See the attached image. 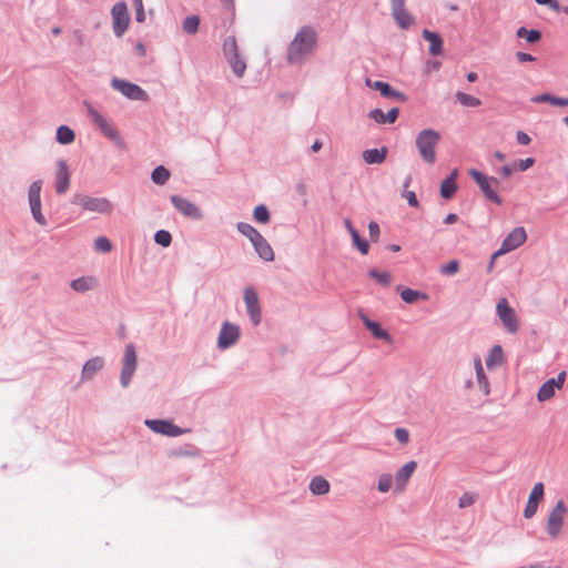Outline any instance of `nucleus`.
Listing matches in <instances>:
<instances>
[{
  "mask_svg": "<svg viewBox=\"0 0 568 568\" xmlns=\"http://www.w3.org/2000/svg\"><path fill=\"white\" fill-rule=\"evenodd\" d=\"M318 33L311 24L303 26L288 43L286 61L290 64L305 63L316 51Z\"/></svg>",
  "mask_w": 568,
  "mask_h": 568,
  "instance_id": "f257e3e1",
  "label": "nucleus"
},
{
  "mask_svg": "<svg viewBox=\"0 0 568 568\" xmlns=\"http://www.w3.org/2000/svg\"><path fill=\"white\" fill-rule=\"evenodd\" d=\"M440 141V134L434 129H424L416 136V148L423 161L429 165L436 162V148Z\"/></svg>",
  "mask_w": 568,
  "mask_h": 568,
  "instance_id": "f03ea898",
  "label": "nucleus"
},
{
  "mask_svg": "<svg viewBox=\"0 0 568 568\" xmlns=\"http://www.w3.org/2000/svg\"><path fill=\"white\" fill-rule=\"evenodd\" d=\"M84 105L87 106L90 120L94 125L99 128L101 133L111 142H113L118 148L125 149V142L116 128L111 122H109L98 110H95L92 104L84 102Z\"/></svg>",
  "mask_w": 568,
  "mask_h": 568,
  "instance_id": "7ed1b4c3",
  "label": "nucleus"
},
{
  "mask_svg": "<svg viewBox=\"0 0 568 568\" xmlns=\"http://www.w3.org/2000/svg\"><path fill=\"white\" fill-rule=\"evenodd\" d=\"M468 174L477 183L481 193L487 200L497 205L503 204V199L496 191V187L499 186V180L497 178L487 176L476 169H470Z\"/></svg>",
  "mask_w": 568,
  "mask_h": 568,
  "instance_id": "20e7f679",
  "label": "nucleus"
},
{
  "mask_svg": "<svg viewBox=\"0 0 568 568\" xmlns=\"http://www.w3.org/2000/svg\"><path fill=\"white\" fill-rule=\"evenodd\" d=\"M72 204L81 206L85 211L97 212L102 214L111 213L113 206L105 197H91L85 194L77 193L72 196Z\"/></svg>",
  "mask_w": 568,
  "mask_h": 568,
  "instance_id": "39448f33",
  "label": "nucleus"
},
{
  "mask_svg": "<svg viewBox=\"0 0 568 568\" xmlns=\"http://www.w3.org/2000/svg\"><path fill=\"white\" fill-rule=\"evenodd\" d=\"M136 363L138 356L135 346L132 343H129L124 348L123 364L120 375V383L122 387L126 388L130 385L136 371Z\"/></svg>",
  "mask_w": 568,
  "mask_h": 568,
  "instance_id": "423d86ee",
  "label": "nucleus"
},
{
  "mask_svg": "<svg viewBox=\"0 0 568 568\" xmlns=\"http://www.w3.org/2000/svg\"><path fill=\"white\" fill-rule=\"evenodd\" d=\"M111 87L122 93L125 98L133 101H148L149 94L140 85L129 82L126 80L113 78Z\"/></svg>",
  "mask_w": 568,
  "mask_h": 568,
  "instance_id": "0eeeda50",
  "label": "nucleus"
},
{
  "mask_svg": "<svg viewBox=\"0 0 568 568\" xmlns=\"http://www.w3.org/2000/svg\"><path fill=\"white\" fill-rule=\"evenodd\" d=\"M496 313L508 333L515 334L518 332L519 325L516 312L506 298H500L497 302Z\"/></svg>",
  "mask_w": 568,
  "mask_h": 568,
  "instance_id": "6e6552de",
  "label": "nucleus"
},
{
  "mask_svg": "<svg viewBox=\"0 0 568 568\" xmlns=\"http://www.w3.org/2000/svg\"><path fill=\"white\" fill-rule=\"evenodd\" d=\"M567 513V507L562 499L558 500L554 508L550 510L547 519V532L552 538L556 539L564 526V516Z\"/></svg>",
  "mask_w": 568,
  "mask_h": 568,
  "instance_id": "1a4fd4ad",
  "label": "nucleus"
},
{
  "mask_svg": "<svg viewBox=\"0 0 568 568\" xmlns=\"http://www.w3.org/2000/svg\"><path fill=\"white\" fill-rule=\"evenodd\" d=\"M144 424L152 432L169 437H178L191 432L190 428H182L168 419H146Z\"/></svg>",
  "mask_w": 568,
  "mask_h": 568,
  "instance_id": "9d476101",
  "label": "nucleus"
},
{
  "mask_svg": "<svg viewBox=\"0 0 568 568\" xmlns=\"http://www.w3.org/2000/svg\"><path fill=\"white\" fill-rule=\"evenodd\" d=\"M243 298L246 306L247 315L253 326H258L262 322V310L260 306L258 295L254 287L246 286L243 291Z\"/></svg>",
  "mask_w": 568,
  "mask_h": 568,
  "instance_id": "9b49d317",
  "label": "nucleus"
},
{
  "mask_svg": "<svg viewBox=\"0 0 568 568\" xmlns=\"http://www.w3.org/2000/svg\"><path fill=\"white\" fill-rule=\"evenodd\" d=\"M111 14L113 32L118 38H120L126 31L130 22L126 3L124 1L116 2L111 9Z\"/></svg>",
  "mask_w": 568,
  "mask_h": 568,
  "instance_id": "f8f14e48",
  "label": "nucleus"
},
{
  "mask_svg": "<svg viewBox=\"0 0 568 568\" xmlns=\"http://www.w3.org/2000/svg\"><path fill=\"white\" fill-rule=\"evenodd\" d=\"M170 201L175 210L185 217L194 221H200L203 219L201 209L187 199L178 194H173L170 196Z\"/></svg>",
  "mask_w": 568,
  "mask_h": 568,
  "instance_id": "ddd939ff",
  "label": "nucleus"
},
{
  "mask_svg": "<svg viewBox=\"0 0 568 568\" xmlns=\"http://www.w3.org/2000/svg\"><path fill=\"white\" fill-rule=\"evenodd\" d=\"M241 332L240 327L235 324H232L225 321L222 324L219 338H217V347L220 349H226L233 346L240 338Z\"/></svg>",
  "mask_w": 568,
  "mask_h": 568,
  "instance_id": "4468645a",
  "label": "nucleus"
},
{
  "mask_svg": "<svg viewBox=\"0 0 568 568\" xmlns=\"http://www.w3.org/2000/svg\"><path fill=\"white\" fill-rule=\"evenodd\" d=\"M392 16L397 26L409 29L414 23V17L405 9V0H390Z\"/></svg>",
  "mask_w": 568,
  "mask_h": 568,
  "instance_id": "2eb2a0df",
  "label": "nucleus"
},
{
  "mask_svg": "<svg viewBox=\"0 0 568 568\" xmlns=\"http://www.w3.org/2000/svg\"><path fill=\"white\" fill-rule=\"evenodd\" d=\"M527 240L526 231L523 226H517L501 242L499 253H508L518 248Z\"/></svg>",
  "mask_w": 568,
  "mask_h": 568,
  "instance_id": "dca6fc26",
  "label": "nucleus"
},
{
  "mask_svg": "<svg viewBox=\"0 0 568 568\" xmlns=\"http://www.w3.org/2000/svg\"><path fill=\"white\" fill-rule=\"evenodd\" d=\"M70 186V171L65 160L57 161V171L54 175V187L58 194H64Z\"/></svg>",
  "mask_w": 568,
  "mask_h": 568,
  "instance_id": "f3484780",
  "label": "nucleus"
},
{
  "mask_svg": "<svg viewBox=\"0 0 568 568\" xmlns=\"http://www.w3.org/2000/svg\"><path fill=\"white\" fill-rule=\"evenodd\" d=\"M366 85L379 91L381 95L384 98L394 99L400 102L407 101V95L400 91H397L392 88V85L384 81H372L371 79H366Z\"/></svg>",
  "mask_w": 568,
  "mask_h": 568,
  "instance_id": "a211bd4d",
  "label": "nucleus"
},
{
  "mask_svg": "<svg viewBox=\"0 0 568 568\" xmlns=\"http://www.w3.org/2000/svg\"><path fill=\"white\" fill-rule=\"evenodd\" d=\"M545 487L541 481L535 484L532 487L526 507L524 509V517L531 518L535 516L538 509L539 501L544 498Z\"/></svg>",
  "mask_w": 568,
  "mask_h": 568,
  "instance_id": "6ab92c4d",
  "label": "nucleus"
},
{
  "mask_svg": "<svg viewBox=\"0 0 568 568\" xmlns=\"http://www.w3.org/2000/svg\"><path fill=\"white\" fill-rule=\"evenodd\" d=\"M252 246L254 247V251L260 256V258H262L263 261H274V251L270 243L267 242V240L262 234H260L254 239V241H252Z\"/></svg>",
  "mask_w": 568,
  "mask_h": 568,
  "instance_id": "aec40b11",
  "label": "nucleus"
},
{
  "mask_svg": "<svg viewBox=\"0 0 568 568\" xmlns=\"http://www.w3.org/2000/svg\"><path fill=\"white\" fill-rule=\"evenodd\" d=\"M367 115L378 124H393L398 119L399 109L392 108L387 113H384L382 109H373Z\"/></svg>",
  "mask_w": 568,
  "mask_h": 568,
  "instance_id": "412c9836",
  "label": "nucleus"
},
{
  "mask_svg": "<svg viewBox=\"0 0 568 568\" xmlns=\"http://www.w3.org/2000/svg\"><path fill=\"white\" fill-rule=\"evenodd\" d=\"M457 176H458V170L454 169L450 172V174L445 180H443V182L440 184V195L443 199L449 200L455 195V193L458 189L457 183H456Z\"/></svg>",
  "mask_w": 568,
  "mask_h": 568,
  "instance_id": "4be33fe9",
  "label": "nucleus"
},
{
  "mask_svg": "<svg viewBox=\"0 0 568 568\" xmlns=\"http://www.w3.org/2000/svg\"><path fill=\"white\" fill-rule=\"evenodd\" d=\"M104 362L101 357H92L88 359L82 367L81 378L82 381H90L93 376L103 368Z\"/></svg>",
  "mask_w": 568,
  "mask_h": 568,
  "instance_id": "5701e85b",
  "label": "nucleus"
},
{
  "mask_svg": "<svg viewBox=\"0 0 568 568\" xmlns=\"http://www.w3.org/2000/svg\"><path fill=\"white\" fill-rule=\"evenodd\" d=\"M168 456L170 458H181V457H200L201 449L194 444L186 443L180 447L170 449L168 452Z\"/></svg>",
  "mask_w": 568,
  "mask_h": 568,
  "instance_id": "b1692460",
  "label": "nucleus"
},
{
  "mask_svg": "<svg viewBox=\"0 0 568 568\" xmlns=\"http://www.w3.org/2000/svg\"><path fill=\"white\" fill-rule=\"evenodd\" d=\"M422 37L429 42V53L432 55H439L443 52V39L439 33L424 29Z\"/></svg>",
  "mask_w": 568,
  "mask_h": 568,
  "instance_id": "393cba45",
  "label": "nucleus"
},
{
  "mask_svg": "<svg viewBox=\"0 0 568 568\" xmlns=\"http://www.w3.org/2000/svg\"><path fill=\"white\" fill-rule=\"evenodd\" d=\"M388 149L382 146L381 149H367L363 151L362 156L367 164H382L387 156Z\"/></svg>",
  "mask_w": 568,
  "mask_h": 568,
  "instance_id": "a878e982",
  "label": "nucleus"
},
{
  "mask_svg": "<svg viewBox=\"0 0 568 568\" xmlns=\"http://www.w3.org/2000/svg\"><path fill=\"white\" fill-rule=\"evenodd\" d=\"M397 291L400 293V298L407 304H414L418 300L427 301L429 298L428 294L422 291L403 287L402 285L397 286Z\"/></svg>",
  "mask_w": 568,
  "mask_h": 568,
  "instance_id": "bb28decb",
  "label": "nucleus"
},
{
  "mask_svg": "<svg viewBox=\"0 0 568 568\" xmlns=\"http://www.w3.org/2000/svg\"><path fill=\"white\" fill-rule=\"evenodd\" d=\"M417 463L414 460L408 462L403 467H400L395 475L396 484L400 487H404L415 471Z\"/></svg>",
  "mask_w": 568,
  "mask_h": 568,
  "instance_id": "cd10ccee",
  "label": "nucleus"
},
{
  "mask_svg": "<svg viewBox=\"0 0 568 568\" xmlns=\"http://www.w3.org/2000/svg\"><path fill=\"white\" fill-rule=\"evenodd\" d=\"M516 37L519 39H525L528 44H536L541 40L542 33L538 29H527L525 27H520L516 30Z\"/></svg>",
  "mask_w": 568,
  "mask_h": 568,
  "instance_id": "c85d7f7f",
  "label": "nucleus"
},
{
  "mask_svg": "<svg viewBox=\"0 0 568 568\" xmlns=\"http://www.w3.org/2000/svg\"><path fill=\"white\" fill-rule=\"evenodd\" d=\"M226 61L229 62L232 72L237 77L242 78L246 70V62L242 58L240 53H236L234 55L225 57Z\"/></svg>",
  "mask_w": 568,
  "mask_h": 568,
  "instance_id": "c756f323",
  "label": "nucleus"
},
{
  "mask_svg": "<svg viewBox=\"0 0 568 568\" xmlns=\"http://www.w3.org/2000/svg\"><path fill=\"white\" fill-rule=\"evenodd\" d=\"M55 139L58 143L68 145L74 142L75 133L70 126L62 124L57 129Z\"/></svg>",
  "mask_w": 568,
  "mask_h": 568,
  "instance_id": "7c9ffc66",
  "label": "nucleus"
},
{
  "mask_svg": "<svg viewBox=\"0 0 568 568\" xmlns=\"http://www.w3.org/2000/svg\"><path fill=\"white\" fill-rule=\"evenodd\" d=\"M557 384L555 383L554 378H549L546 381L540 388L537 392V399L539 402H546L554 397L555 390L557 389Z\"/></svg>",
  "mask_w": 568,
  "mask_h": 568,
  "instance_id": "2f4dec72",
  "label": "nucleus"
},
{
  "mask_svg": "<svg viewBox=\"0 0 568 568\" xmlns=\"http://www.w3.org/2000/svg\"><path fill=\"white\" fill-rule=\"evenodd\" d=\"M310 490L313 495H325L329 491V483L325 478L316 476L310 483Z\"/></svg>",
  "mask_w": 568,
  "mask_h": 568,
  "instance_id": "473e14b6",
  "label": "nucleus"
},
{
  "mask_svg": "<svg viewBox=\"0 0 568 568\" xmlns=\"http://www.w3.org/2000/svg\"><path fill=\"white\" fill-rule=\"evenodd\" d=\"M504 362V351L500 345H495L489 351V354L486 358V366L491 368L495 365H501Z\"/></svg>",
  "mask_w": 568,
  "mask_h": 568,
  "instance_id": "72a5a7b5",
  "label": "nucleus"
},
{
  "mask_svg": "<svg viewBox=\"0 0 568 568\" xmlns=\"http://www.w3.org/2000/svg\"><path fill=\"white\" fill-rule=\"evenodd\" d=\"M170 176V171L163 165L156 166L151 173L152 182L158 185L165 184L169 181Z\"/></svg>",
  "mask_w": 568,
  "mask_h": 568,
  "instance_id": "f704fd0d",
  "label": "nucleus"
},
{
  "mask_svg": "<svg viewBox=\"0 0 568 568\" xmlns=\"http://www.w3.org/2000/svg\"><path fill=\"white\" fill-rule=\"evenodd\" d=\"M367 329L372 333L375 338L383 339L387 343H392V335L377 322L367 324Z\"/></svg>",
  "mask_w": 568,
  "mask_h": 568,
  "instance_id": "c9c22d12",
  "label": "nucleus"
},
{
  "mask_svg": "<svg viewBox=\"0 0 568 568\" xmlns=\"http://www.w3.org/2000/svg\"><path fill=\"white\" fill-rule=\"evenodd\" d=\"M455 97L456 100L464 106L476 108L481 104V101L478 98L462 91H457Z\"/></svg>",
  "mask_w": 568,
  "mask_h": 568,
  "instance_id": "e433bc0d",
  "label": "nucleus"
},
{
  "mask_svg": "<svg viewBox=\"0 0 568 568\" xmlns=\"http://www.w3.org/2000/svg\"><path fill=\"white\" fill-rule=\"evenodd\" d=\"M183 30L185 33L187 34H195L197 31H199V27H200V18L199 16H189L184 19L183 21Z\"/></svg>",
  "mask_w": 568,
  "mask_h": 568,
  "instance_id": "4c0bfd02",
  "label": "nucleus"
},
{
  "mask_svg": "<svg viewBox=\"0 0 568 568\" xmlns=\"http://www.w3.org/2000/svg\"><path fill=\"white\" fill-rule=\"evenodd\" d=\"M236 230L244 236H246L250 242L254 241L256 236H258L261 233L251 224L246 222H239L236 224Z\"/></svg>",
  "mask_w": 568,
  "mask_h": 568,
  "instance_id": "58836bf2",
  "label": "nucleus"
},
{
  "mask_svg": "<svg viewBox=\"0 0 568 568\" xmlns=\"http://www.w3.org/2000/svg\"><path fill=\"white\" fill-rule=\"evenodd\" d=\"M92 278L91 277H79L72 280L70 286L75 292H87L92 288Z\"/></svg>",
  "mask_w": 568,
  "mask_h": 568,
  "instance_id": "ea45409f",
  "label": "nucleus"
},
{
  "mask_svg": "<svg viewBox=\"0 0 568 568\" xmlns=\"http://www.w3.org/2000/svg\"><path fill=\"white\" fill-rule=\"evenodd\" d=\"M368 276L376 280L382 286L387 287L392 282V275L387 271H377L375 268L368 271Z\"/></svg>",
  "mask_w": 568,
  "mask_h": 568,
  "instance_id": "a19ab883",
  "label": "nucleus"
},
{
  "mask_svg": "<svg viewBox=\"0 0 568 568\" xmlns=\"http://www.w3.org/2000/svg\"><path fill=\"white\" fill-rule=\"evenodd\" d=\"M253 217L256 222L262 224L270 222L271 214L268 207L265 204H258L253 211Z\"/></svg>",
  "mask_w": 568,
  "mask_h": 568,
  "instance_id": "79ce46f5",
  "label": "nucleus"
},
{
  "mask_svg": "<svg viewBox=\"0 0 568 568\" xmlns=\"http://www.w3.org/2000/svg\"><path fill=\"white\" fill-rule=\"evenodd\" d=\"M222 49H223L224 57L234 55L236 53H240L237 42L234 37L225 38Z\"/></svg>",
  "mask_w": 568,
  "mask_h": 568,
  "instance_id": "37998d69",
  "label": "nucleus"
},
{
  "mask_svg": "<svg viewBox=\"0 0 568 568\" xmlns=\"http://www.w3.org/2000/svg\"><path fill=\"white\" fill-rule=\"evenodd\" d=\"M154 242L162 247H169L172 243V235L166 230H159L154 234Z\"/></svg>",
  "mask_w": 568,
  "mask_h": 568,
  "instance_id": "c03bdc74",
  "label": "nucleus"
},
{
  "mask_svg": "<svg viewBox=\"0 0 568 568\" xmlns=\"http://www.w3.org/2000/svg\"><path fill=\"white\" fill-rule=\"evenodd\" d=\"M392 484H393L392 475L390 474H383V475L379 476L378 484H377V489L381 493H387L390 489Z\"/></svg>",
  "mask_w": 568,
  "mask_h": 568,
  "instance_id": "a18cd8bd",
  "label": "nucleus"
},
{
  "mask_svg": "<svg viewBox=\"0 0 568 568\" xmlns=\"http://www.w3.org/2000/svg\"><path fill=\"white\" fill-rule=\"evenodd\" d=\"M353 245L361 252V254L366 255L369 251V243L367 240L363 239L359 234L355 235V239L352 240Z\"/></svg>",
  "mask_w": 568,
  "mask_h": 568,
  "instance_id": "49530a36",
  "label": "nucleus"
},
{
  "mask_svg": "<svg viewBox=\"0 0 568 568\" xmlns=\"http://www.w3.org/2000/svg\"><path fill=\"white\" fill-rule=\"evenodd\" d=\"M476 378H477V383H478L479 389L485 395H488L490 393L489 382H488V378H487L484 369H480L479 373H476Z\"/></svg>",
  "mask_w": 568,
  "mask_h": 568,
  "instance_id": "de8ad7c7",
  "label": "nucleus"
},
{
  "mask_svg": "<svg viewBox=\"0 0 568 568\" xmlns=\"http://www.w3.org/2000/svg\"><path fill=\"white\" fill-rule=\"evenodd\" d=\"M94 247L97 251L109 253L112 250V244L108 237L99 236L94 242Z\"/></svg>",
  "mask_w": 568,
  "mask_h": 568,
  "instance_id": "09e8293b",
  "label": "nucleus"
},
{
  "mask_svg": "<svg viewBox=\"0 0 568 568\" xmlns=\"http://www.w3.org/2000/svg\"><path fill=\"white\" fill-rule=\"evenodd\" d=\"M459 270V262L457 260H452L447 264L440 266V273L444 275H454Z\"/></svg>",
  "mask_w": 568,
  "mask_h": 568,
  "instance_id": "8fccbe9b",
  "label": "nucleus"
},
{
  "mask_svg": "<svg viewBox=\"0 0 568 568\" xmlns=\"http://www.w3.org/2000/svg\"><path fill=\"white\" fill-rule=\"evenodd\" d=\"M476 501V495L474 493H464L459 498L458 506L459 508H466L471 506Z\"/></svg>",
  "mask_w": 568,
  "mask_h": 568,
  "instance_id": "3c124183",
  "label": "nucleus"
},
{
  "mask_svg": "<svg viewBox=\"0 0 568 568\" xmlns=\"http://www.w3.org/2000/svg\"><path fill=\"white\" fill-rule=\"evenodd\" d=\"M394 436L402 445H406L409 442V432L406 428L397 427L394 432Z\"/></svg>",
  "mask_w": 568,
  "mask_h": 568,
  "instance_id": "603ef678",
  "label": "nucleus"
},
{
  "mask_svg": "<svg viewBox=\"0 0 568 568\" xmlns=\"http://www.w3.org/2000/svg\"><path fill=\"white\" fill-rule=\"evenodd\" d=\"M554 100H555V95H552L551 93H541V94H538V95H534L530 101L532 103H550L552 105L554 103Z\"/></svg>",
  "mask_w": 568,
  "mask_h": 568,
  "instance_id": "864d4df0",
  "label": "nucleus"
},
{
  "mask_svg": "<svg viewBox=\"0 0 568 568\" xmlns=\"http://www.w3.org/2000/svg\"><path fill=\"white\" fill-rule=\"evenodd\" d=\"M133 6L135 9V20L138 22H144L145 12H144V8H143V1L142 0H133Z\"/></svg>",
  "mask_w": 568,
  "mask_h": 568,
  "instance_id": "5fc2aeb1",
  "label": "nucleus"
},
{
  "mask_svg": "<svg viewBox=\"0 0 568 568\" xmlns=\"http://www.w3.org/2000/svg\"><path fill=\"white\" fill-rule=\"evenodd\" d=\"M379 233H381V230H379L378 223L375 221H371L368 223V234H369L371 241L377 242L378 237H379Z\"/></svg>",
  "mask_w": 568,
  "mask_h": 568,
  "instance_id": "6e6d98bb",
  "label": "nucleus"
},
{
  "mask_svg": "<svg viewBox=\"0 0 568 568\" xmlns=\"http://www.w3.org/2000/svg\"><path fill=\"white\" fill-rule=\"evenodd\" d=\"M535 164L534 158H527L524 160H519L518 162H515V168L517 166L519 171L524 172L531 168Z\"/></svg>",
  "mask_w": 568,
  "mask_h": 568,
  "instance_id": "4d7b16f0",
  "label": "nucleus"
},
{
  "mask_svg": "<svg viewBox=\"0 0 568 568\" xmlns=\"http://www.w3.org/2000/svg\"><path fill=\"white\" fill-rule=\"evenodd\" d=\"M28 199L31 214H34V200H36V181L29 185Z\"/></svg>",
  "mask_w": 568,
  "mask_h": 568,
  "instance_id": "13d9d810",
  "label": "nucleus"
},
{
  "mask_svg": "<svg viewBox=\"0 0 568 568\" xmlns=\"http://www.w3.org/2000/svg\"><path fill=\"white\" fill-rule=\"evenodd\" d=\"M515 57L519 63L536 61V58L534 55L524 51H517Z\"/></svg>",
  "mask_w": 568,
  "mask_h": 568,
  "instance_id": "bf43d9fd",
  "label": "nucleus"
},
{
  "mask_svg": "<svg viewBox=\"0 0 568 568\" xmlns=\"http://www.w3.org/2000/svg\"><path fill=\"white\" fill-rule=\"evenodd\" d=\"M516 140L521 145H528L531 142V138L524 131H517Z\"/></svg>",
  "mask_w": 568,
  "mask_h": 568,
  "instance_id": "052dcab7",
  "label": "nucleus"
},
{
  "mask_svg": "<svg viewBox=\"0 0 568 568\" xmlns=\"http://www.w3.org/2000/svg\"><path fill=\"white\" fill-rule=\"evenodd\" d=\"M538 4L548 6L555 11L560 10V4L557 0H535Z\"/></svg>",
  "mask_w": 568,
  "mask_h": 568,
  "instance_id": "680f3d73",
  "label": "nucleus"
},
{
  "mask_svg": "<svg viewBox=\"0 0 568 568\" xmlns=\"http://www.w3.org/2000/svg\"><path fill=\"white\" fill-rule=\"evenodd\" d=\"M405 197L407 199V203L409 206L417 207L419 205V202L417 200L415 192H413V191L406 192Z\"/></svg>",
  "mask_w": 568,
  "mask_h": 568,
  "instance_id": "e2e57ef3",
  "label": "nucleus"
},
{
  "mask_svg": "<svg viewBox=\"0 0 568 568\" xmlns=\"http://www.w3.org/2000/svg\"><path fill=\"white\" fill-rule=\"evenodd\" d=\"M514 170L515 165L506 164L498 172L504 179H507L513 174Z\"/></svg>",
  "mask_w": 568,
  "mask_h": 568,
  "instance_id": "0e129e2a",
  "label": "nucleus"
},
{
  "mask_svg": "<svg viewBox=\"0 0 568 568\" xmlns=\"http://www.w3.org/2000/svg\"><path fill=\"white\" fill-rule=\"evenodd\" d=\"M73 38L77 43V45L81 47L84 43V36L81 30H74L73 31Z\"/></svg>",
  "mask_w": 568,
  "mask_h": 568,
  "instance_id": "69168bd1",
  "label": "nucleus"
},
{
  "mask_svg": "<svg viewBox=\"0 0 568 568\" xmlns=\"http://www.w3.org/2000/svg\"><path fill=\"white\" fill-rule=\"evenodd\" d=\"M566 375H567V374H566V372H565V371H562V372H560V373L557 375V377H556V378H554L555 383L557 384L558 389H560V388L562 387V385H564V383H565V379H566Z\"/></svg>",
  "mask_w": 568,
  "mask_h": 568,
  "instance_id": "338daca9",
  "label": "nucleus"
},
{
  "mask_svg": "<svg viewBox=\"0 0 568 568\" xmlns=\"http://www.w3.org/2000/svg\"><path fill=\"white\" fill-rule=\"evenodd\" d=\"M552 105L555 106H568V98H560L555 95Z\"/></svg>",
  "mask_w": 568,
  "mask_h": 568,
  "instance_id": "774afa93",
  "label": "nucleus"
}]
</instances>
